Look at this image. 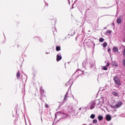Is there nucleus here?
Wrapping results in <instances>:
<instances>
[{
	"label": "nucleus",
	"mask_w": 125,
	"mask_h": 125,
	"mask_svg": "<svg viewBox=\"0 0 125 125\" xmlns=\"http://www.w3.org/2000/svg\"><path fill=\"white\" fill-rule=\"evenodd\" d=\"M98 119L99 121H102L103 120V116H101V115H99L98 117Z\"/></svg>",
	"instance_id": "9d476101"
},
{
	"label": "nucleus",
	"mask_w": 125,
	"mask_h": 125,
	"mask_svg": "<svg viewBox=\"0 0 125 125\" xmlns=\"http://www.w3.org/2000/svg\"><path fill=\"white\" fill-rule=\"evenodd\" d=\"M103 46L104 47H106V46H107V42H104L103 44Z\"/></svg>",
	"instance_id": "dca6fc26"
},
{
	"label": "nucleus",
	"mask_w": 125,
	"mask_h": 125,
	"mask_svg": "<svg viewBox=\"0 0 125 125\" xmlns=\"http://www.w3.org/2000/svg\"><path fill=\"white\" fill-rule=\"evenodd\" d=\"M99 93H100V91H99L98 92V94H99Z\"/></svg>",
	"instance_id": "bb28decb"
},
{
	"label": "nucleus",
	"mask_w": 125,
	"mask_h": 125,
	"mask_svg": "<svg viewBox=\"0 0 125 125\" xmlns=\"http://www.w3.org/2000/svg\"><path fill=\"white\" fill-rule=\"evenodd\" d=\"M56 50L57 51H60V50H61V47L59 46H57L56 47Z\"/></svg>",
	"instance_id": "1a4fd4ad"
},
{
	"label": "nucleus",
	"mask_w": 125,
	"mask_h": 125,
	"mask_svg": "<svg viewBox=\"0 0 125 125\" xmlns=\"http://www.w3.org/2000/svg\"><path fill=\"white\" fill-rule=\"evenodd\" d=\"M123 63L124 66H125V60L123 61Z\"/></svg>",
	"instance_id": "5701e85b"
},
{
	"label": "nucleus",
	"mask_w": 125,
	"mask_h": 125,
	"mask_svg": "<svg viewBox=\"0 0 125 125\" xmlns=\"http://www.w3.org/2000/svg\"><path fill=\"white\" fill-rule=\"evenodd\" d=\"M123 55L124 57H125V49H124L123 50Z\"/></svg>",
	"instance_id": "4be33fe9"
},
{
	"label": "nucleus",
	"mask_w": 125,
	"mask_h": 125,
	"mask_svg": "<svg viewBox=\"0 0 125 125\" xmlns=\"http://www.w3.org/2000/svg\"><path fill=\"white\" fill-rule=\"evenodd\" d=\"M112 66H115V67H118V63L115 62H112Z\"/></svg>",
	"instance_id": "6e6552de"
},
{
	"label": "nucleus",
	"mask_w": 125,
	"mask_h": 125,
	"mask_svg": "<svg viewBox=\"0 0 125 125\" xmlns=\"http://www.w3.org/2000/svg\"><path fill=\"white\" fill-rule=\"evenodd\" d=\"M123 105V102H118L117 104H116L115 105H111V107L113 108V109H116L117 108H120L121 106Z\"/></svg>",
	"instance_id": "f257e3e1"
},
{
	"label": "nucleus",
	"mask_w": 125,
	"mask_h": 125,
	"mask_svg": "<svg viewBox=\"0 0 125 125\" xmlns=\"http://www.w3.org/2000/svg\"><path fill=\"white\" fill-rule=\"evenodd\" d=\"M115 96H118V95H115Z\"/></svg>",
	"instance_id": "c756f323"
},
{
	"label": "nucleus",
	"mask_w": 125,
	"mask_h": 125,
	"mask_svg": "<svg viewBox=\"0 0 125 125\" xmlns=\"http://www.w3.org/2000/svg\"><path fill=\"white\" fill-rule=\"evenodd\" d=\"M77 73L78 75L76 77V79H78L80 76H83V71L81 70H78Z\"/></svg>",
	"instance_id": "7ed1b4c3"
},
{
	"label": "nucleus",
	"mask_w": 125,
	"mask_h": 125,
	"mask_svg": "<svg viewBox=\"0 0 125 125\" xmlns=\"http://www.w3.org/2000/svg\"><path fill=\"white\" fill-rule=\"evenodd\" d=\"M113 94H117V93H113Z\"/></svg>",
	"instance_id": "cd10ccee"
},
{
	"label": "nucleus",
	"mask_w": 125,
	"mask_h": 125,
	"mask_svg": "<svg viewBox=\"0 0 125 125\" xmlns=\"http://www.w3.org/2000/svg\"><path fill=\"white\" fill-rule=\"evenodd\" d=\"M66 94H68V92H67V93H66Z\"/></svg>",
	"instance_id": "7c9ffc66"
},
{
	"label": "nucleus",
	"mask_w": 125,
	"mask_h": 125,
	"mask_svg": "<svg viewBox=\"0 0 125 125\" xmlns=\"http://www.w3.org/2000/svg\"><path fill=\"white\" fill-rule=\"evenodd\" d=\"M63 100H64V101H67V94H66V95H65V97H64V99H63Z\"/></svg>",
	"instance_id": "6ab92c4d"
},
{
	"label": "nucleus",
	"mask_w": 125,
	"mask_h": 125,
	"mask_svg": "<svg viewBox=\"0 0 125 125\" xmlns=\"http://www.w3.org/2000/svg\"><path fill=\"white\" fill-rule=\"evenodd\" d=\"M108 52H111V49L110 48H108Z\"/></svg>",
	"instance_id": "a878e982"
},
{
	"label": "nucleus",
	"mask_w": 125,
	"mask_h": 125,
	"mask_svg": "<svg viewBox=\"0 0 125 125\" xmlns=\"http://www.w3.org/2000/svg\"><path fill=\"white\" fill-rule=\"evenodd\" d=\"M41 93H44V91L43 90H42V89L41 88Z\"/></svg>",
	"instance_id": "412c9836"
},
{
	"label": "nucleus",
	"mask_w": 125,
	"mask_h": 125,
	"mask_svg": "<svg viewBox=\"0 0 125 125\" xmlns=\"http://www.w3.org/2000/svg\"><path fill=\"white\" fill-rule=\"evenodd\" d=\"M115 83L118 85H121V81L120 80V78L118 76L114 77L113 79Z\"/></svg>",
	"instance_id": "f03ea898"
},
{
	"label": "nucleus",
	"mask_w": 125,
	"mask_h": 125,
	"mask_svg": "<svg viewBox=\"0 0 125 125\" xmlns=\"http://www.w3.org/2000/svg\"><path fill=\"white\" fill-rule=\"evenodd\" d=\"M17 79H19V78H20V71H18V72L17 73Z\"/></svg>",
	"instance_id": "ddd939ff"
},
{
	"label": "nucleus",
	"mask_w": 125,
	"mask_h": 125,
	"mask_svg": "<svg viewBox=\"0 0 125 125\" xmlns=\"http://www.w3.org/2000/svg\"><path fill=\"white\" fill-rule=\"evenodd\" d=\"M105 119L107 122H110L111 120L112 119V118L111 117V116L109 114H107L105 116Z\"/></svg>",
	"instance_id": "20e7f679"
},
{
	"label": "nucleus",
	"mask_w": 125,
	"mask_h": 125,
	"mask_svg": "<svg viewBox=\"0 0 125 125\" xmlns=\"http://www.w3.org/2000/svg\"><path fill=\"white\" fill-rule=\"evenodd\" d=\"M61 59H62V56H61L60 55H59V54H57V59H56L57 61V62L60 61V60H61Z\"/></svg>",
	"instance_id": "39448f33"
},
{
	"label": "nucleus",
	"mask_w": 125,
	"mask_h": 125,
	"mask_svg": "<svg viewBox=\"0 0 125 125\" xmlns=\"http://www.w3.org/2000/svg\"><path fill=\"white\" fill-rule=\"evenodd\" d=\"M69 35H70L71 36L75 35V32L74 30H70L69 32Z\"/></svg>",
	"instance_id": "9b49d317"
},
{
	"label": "nucleus",
	"mask_w": 125,
	"mask_h": 125,
	"mask_svg": "<svg viewBox=\"0 0 125 125\" xmlns=\"http://www.w3.org/2000/svg\"><path fill=\"white\" fill-rule=\"evenodd\" d=\"M112 33V30H107L106 32V34H111Z\"/></svg>",
	"instance_id": "aec40b11"
},
{
	"label": "nucleus",
	"mask_w": 125,
	"mask_h": 125,
	"mask_svg": "<svg viewBox=\"0 0 125 125\" xmlns=\"http://www.w3.org/2000/svg\"><path fill=\"white\" fill-rule=\"evenodd\" d=\"M103 70H104L105 71H107L108 70V68H107L105 66H104L103 67Z\"/></svg>",
	"instance_id": "f3484780"
},
{
	"label": "nucleus",
	"mask_w": 125,
	"mask_h": 125,
	"mask_svg": "<svg viewBox=\"0 0 125 125\" xmlns=\"http://www.w3.org/2000/svg\"><path fill=\"white\" fill-rule=\"evenodd\" d=\"M100 42H104V39L103 38H100L99 39Z\"/></svg>",
	"instance_id": "4468645a"
},
{
	"label": "nucleus",
	"mask_w": 125,
	"mask_h": 125,
	"mask_svg": "<svg viewBox=\"0 0 125 125\" xmlns=\"http://www.w3.org/2000/svg\"><path fill=\"white\" fill-rule=\"evenodd\" d=\"M45 108H48V105H47V104H45Z\"/></svg>",
	"instance_id": "b1692460"
},
{
	"label": "nucleus",
	"mask_w": 125,
	"mask_h": 125,
	"mask_svg": "<svg viewBox=\"0 0 125 125\" xmlns=\"http://www.w3.org/2000/svg\"><path fill=\"white\" fill-rule=\"evenodd\" d=\"M90 118H91L92 119H94V118H95V115H94V114H91V115H90Z\"/></svg>",
	"instance_id": "2eb2a0df"
},
{
	"label": "nucleus",
	"mask_w": 125,
	"mask_h": 125,
	"mask_svg": "<svg viewBox=\"0 0 125 125\" xmlns=\"http://www.w3.org/2000/svg\"><path fill=\"white\" fill-rule=\"evenodd\" d=\"M96 123H97V119H94L93 120V124H96Z\"/></svg>",
	"instance_id": "a211bd4d"
},
{
	"label": "nucleus",
	"mask_w": 125,
	"mask_h": 125,
	"mask_svg": "<svg viewBox=\"0 0 125 125\" xmlns=\"http://www.w3.org/2000/svg\"><path fill=\"white\" fill-rule=\"evenodd\" d=\"M109 66H110V63L107 62L106 67H109Z\"/></svg>",
	"instance_id": "393cba45"
},
{
	"label": "nucleus",
	"mask_w": 125,
	"mask_h": 125,
	"mask_svg": "<svg viewBox=\"0 0 125 125\" xmlns=\"http://www.w3.org/2000/svg\"><path fill=\"white\" fill-rule=\"evenodd\" d=\"M79 110H82V108H79Z\"/></svg>",
	"instance_id": "c85d7f7f"
},
{
	"label": "nucleus",
	"mask_w": 125,
	"mask_h": 125,
	"mask_svg": "<svg viewBox=\"0 0 125 125\" xmlns=\"http://www.w3.org/2000/svg\"><path fill=\"white\" fill-rule=\"evenodd\" d=\"M94 105H95V104L94 103H92V105L90 106V109L92 110V109H93V108H94Z\"/></svg>",
	"instance_id": "f8f14e48"
},
{
	"label": "nucleus",
	"mask_w": 125,
	"mask_h": 125,
	"mask_svg": "<svg viewBox=\"0 0 125 125\" xmlns=\"http://www.w3.org/2000/svg\"><path fill=\"white\" fill-rule=\"evenodd\" d=\"M117 24H121V23H122V17H120L117 19Z\"/></svg>",
	"instance_id": "423d86ee"
},
{
	"label": "nucleus",
	"mask_w": 125,
	"mask_h": 125,
	"mask_svg": "<svg viewBox=\"0 0 125 125\" xmlns=\"http://www.w3.org/2000/svg\"><path fill=\"white\" fill-rule=\"evenodd\" d=\"M113 52H119V48L117 47L116 46L113 47Z\"/></svg>",
	"instance_id": "0eeeda50"
}]
</instances>
